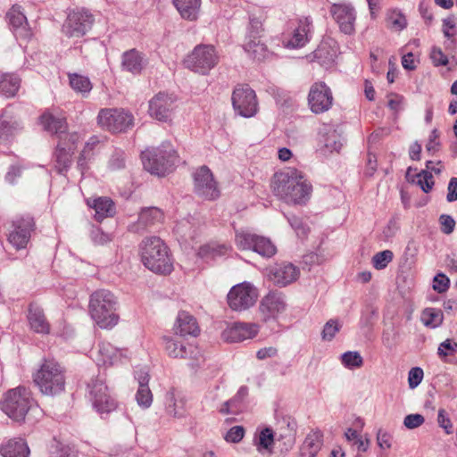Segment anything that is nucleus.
<instances>
[{"mask_svg":"<svg viewBox=\"0 0 457 457\" xmlns=\"http://www.w3.org/2000/svg\"><path fill=\"white\" fill-rule=\"evenodd\" d=\"M273 193L287 204H304L311 197L312 187L296 170L276 173Z\"/></svg>","mask_w":457,"mask_h":457,"instance_id":"1","label":"nucleus"},{"mask_svg":"<svg viewBox=\"0 0 457 457\" xmlns=\"http://www.w3.org/2000/svg\"><path fill=\"white\" fill-rule=\"evenodd\" d=\"M141 258L144 265L155 273L169 274L173 269L168 247L158 237L142 241Z\"/></svg>","mask_w":457,"mask_h":457,"instance_id":"2","label":"nucleus"},{"mask_svg":"<svg viewBox=\"0 0 457 457\" xmlns=\"http://www.w3.org/2000/svg\"><path fill=\"white\" fill-rule=\"evenodd\" d=\"M117 306V299L109 290L100 289L90 296L89 312L101 328H112L118 323Z\"/></svg>","mask_w":457,"mask_h":457,"instance_id":"3","label":"nucleus"},{"mask_svg":"<svg viewBox=\"0 0 457 457\" xmlns=\"http://www.w3.org/2000/svg\"><path fill=\"white\" fill-rule=\"evenodd\" d=\"M36 407L31 392L25 386L6 391L0 401V410L15 422H23L26 415Z\"/></svg>","mask_w":457,"mask_h":457,"instance_id":"4","label":"nucleus"},{"mask_svg":"<svg viewBox=\"0 0 457 457\" xmlns=\"http://www.w3.org/2000/svg\"><path fill=\"white\" fill-rule=\"evenodd\" d=\"M141 159L145 170L162 177L172 170L178 155L171 144L164 141L158 147H150L143 151Z\"/></svg>","mask_w":457,"mask_h":457,"instance_id":"5","label":"nucleus"},{"mask_svg":"<svg viewBox=\"0 0 457 457\" xmlns=\"http://www.w3.org/2000/svg\"><path fill=\"white\" fill-rule=\"evenodd\" d=\"M34 382L46 395H59L65 388V370L54 360H45L34 375Z\"/></svg>","mask_w":457,"mask_h":457,"instance_id":"6","label":"nucleus"},{"mask_svg":"<svg viewBox=\"0 0 457 457\" xmlns=\"http://www.w3.org/2000/svg\"><path fill=\"white\" fill-rule=\"evenodd\" d=\"M219 62V55L211 45H198L187 56L185 66L195 73L206 75Z\"/></svg>","mask_w":457,"mask_h":457,"instance_id":"7","label":"nucleus"},{"mask_svg":"<svg viewBox=\"0 0 457 457\" xmlns=\"http://www.w3.org/2000/svg\"><path fill=\"white\" fill-rule=\"evenodd\" d=\"M36 228L34 218L29 214L18 216L12 221L7 240L16 250L25 249Z\"/></svg>","mask_w":457,"mask_h":457,"instance_id":"8","label":"nucleus"},{"mask_svg":"<svg viewBox=\"0 0 457 457\" xmlns=\"http://www.w3.org/2000/svg\"><path fill=\"white\" fill-rule=\"evenodd\" d=\"M231 101L235 112L242 117L251 118L258 112L256 94L247 84H239L234 88Z\"/></svg>","mask_w":457,"mask_h":457,"instance_id":"9","label":"nucleus"},{"mask_svg":"<svg viewBox=\"0 0 457 457\" xmlns=\"http://www.w3.org/2000/svg\"><path fill=\"white\" fill-rule=\"evenodd\" d=\"M258 298V291L249 282H243L231 287L227 300L228 306L237 312H241L252 307Z\"/></svg>","mask_w":457,"mask_h":457,"instance_id":"10","label":"nucleus"},{"mask_svg":"<svg viewBox=\"0 0 457 457\" xmlns=\"http://www.w3.org/2000/svg\"><path fill=\"white\" fill-rule=\"evenodd\" d=\"M88 397L94 408L99 413H108L115 409L116 403L110 395L104 380L101 378H92L87 383Z\"/></svg>","mask_w":457,"mask_h":457,"instance_id":"11","label":"nucleus"},{"mask_svg":"<svg viewBox=\"0 0 457 457\" xmlns=\"http://www.w3.org/2000/svg\"><path fill=\"white\" fill-rule=\"evenodd\" d=\"M93 22L94 17L87 10H75L69 13L62 32L69 37H80L91 29Z\"/></svg>","mask_w":457,"mask_h":457,"instance_id":"12","label":"nucleus"},{"mask_svg":"<svg viewBox=\"0 0 457 457\" xmlns=\"http://www.w3.org/2000/svg\"><path fill=\"white\" fill-rule=\"evenodd\" d=\"M194 190L205 200H215L220 196V190L207 166H202L194 173Z\"/></svg>","mask_w":457,"mask_h":457,"instance_id":"13","label":"nucleus"},{"mask_svg":"<svg viewBox=\"0 0 457 457\" xmlns=\"http://www.w3.org/2000/svg\"><path fill=\"white\" fill-rule=\"evenodd\" d=\"M97 119L102 127L114 133L126 130L133 123L130 113L117 109L101 110Z\"/></svg>","mask_w":457,"mask_h":457,"instance_id":"14","label":"nucleus"},{"mask_svg":"<svg viewBox=\"0 0 457 457\" xmlns=\"http://www.w3.org/2000/svg\"><path fill=\"white\" fill-rule=\"evenodd\" d=\"M308 104L311 111L316 114L329 110L333 104L330 88L324 82L314 83L309 91Z\"/></svg>","mask_w":457,"mask_h":457,"instance_id":"15","label":"nucleus"},{"mask_svg":"<svg viewBox=\"0 0 457 457\" xmlns=\"http://www.w3.org/2000/svg\"><path fill=\"white\" fill-rule=\"evenodd\" d=\"M286 297L284 294L278 291H271L266 295L259 305V311L263 321L276 320L280 313L286 311Z\"/></svg>","mask_w":457,"mask_h":457,"instance_id":"16","label":"nucleus"},{"mask_svg":"<svg viewBox=\"0 0 457 457\" xmlns=\"http://www.w3.org/2000/svg\"><path fill=\"white\" fill-rule=\"evenodd\" d=\"M79 139L77 134H71L69 139L59 140L54 152V168L59 174H65L71 165V156Z\"/></svg>","mask_w":457,"mask_h":457,"instance_id":"17","label":"nucleus"},{"mask_svg":"<svg viewBox=\"0 0 457 457\" xmlns=\"http://www.w3.org/2000/svg\"><path fill=\"white\" fill-rule=\"evenodd\" d=\"M176 98L173 95L159 93L149 101L151 117L167 122L171 120Z\"/></svg>","mask_w":457,"mask_h":457,"instance_id":"18","label":"nucleus"},{"mask_svg":"<svg viewBox=\"0 0 457 457\" xmlns=\"http://www.w3.org/2000/svg\"><path fill=\"white\" fill-rule=\"evenodd\" d=\"M297 424L294 418L288 415H283L277 418L276 422V440L281 442L283 446L281 452H287L295 445Z\"/></svg>","mask_w":457,"mask_h":457,"instance_id":"19","label":"nucleus"},{"mask_svg":"<svg viewBox=\"0 0 457 457\" xmlns=\"http://www.w3.org/2000/svg\"><path fill=\"white\" fill-rule=\"evenodd\" d=\"M329 12L343 33L351 35L354 32L356 12L351 4H333Z\"/></svg>","mask_w":457,"mask_h":457,"instance_id":"20","label":"nucleus"},{"mask_svg":"<svg viewBox=\"0 0 457 457\" xmlns=\"http://www.w3.org/2000/svg\"><path fill=\"white\" fill-rule=\"evenodd\" d=\"M297 25L293 30L291 38L287 41V46L290 48H300L304 46L311 39L313 25L310 16H303L296 20Z\"/></svg>","mask_w":457,"mask_h":457,"instance_id":"21","label":"nucleus"},{"mask_svg":"<svg viewBox=\"0 0 457 457\" xmlns=\"http://www.w3.org/2000/svg\"><path fill=\"white\" fill-rule=\"evenodd\" d=\"M22 129L21 120L11 108H5L0 114V142L12 139Z\"/></svg>","mask_w":457,"mask_h":457,"instance_id":"22","label":"nucleus"},{"mask_svg":"<svg viewBox=\"0 0 457 457\" xmlns=\"http://www.w3.org/2000/svg\"><path fill=\"white\" fill-rule=\"evenodd\" d=\"M257 333L258 326L256 324L237 322L222 332V337L227 342L237 343L253 338Z\"/></svg>","mask_w":457,"mask_h":457,"instance_id":"23","label":"nucleus"},{"mask_svg":"<svg viewBox=\"0 0 457 457\" xmlns=\"http://www.w3.org/2000/svg\"><path fill=\"white\" fill-rule=\"evenodd\" d=\"M6 16L16 38L29 39L31 37L32 33L29 28L27 18L21 12L20 6L13 5Z\"/></svg>","mask_w":457,"mask_h":457,"instance_id":"24","label":"nucleus"},{"mask_svg":"<svg viewBox=\"0 0 457 457\" xmlns=\"http://www.w3.org/2000/svg\"><path fill=\"white\" fill-rule=\"evenodd\" d=\"M40 123L44 129L58 135L59 140L69 139L71 134H67V122L63 117L54 116L49 112H44L40 118Z\"/></svg>","mask_w":457,"mask_h":457,"instance_id":"25","label":"nucleus"},{"mask_svg":"<svg viewBox=\"0 0 457 457\" xmlns=\"http://www.w3.org/2000/svg\"><path fill=\"white\" fill-rule=\"evenodd\" d=\"M174 330L177 335L181 337H196L200 332L195 318L185 311L179 312L176 319Z\"/></svg>","mask_w":457,"mask_h":457,"instance_id":"26","label":"nucleus"},{"mask_svg":"<svg viewBox=\"0 0 457 457\" xmlns=\"http://www.w3.org/2000/svg\"><path fill=\"white\" fill-rule=\"evenodd\" d=\"M299 275V270L292 263L277 265L270 273V279L279 287H285L295 281Z\"/></svg>","mask_w":457,"mask_h":457,"instance_id":"27","label":"nucleus"},{"mask_svg":"<svg viewBox=\"0 0 457 457\" xmlns=\"http://www.w3.org/2000/svg\"><path fill=\"white\" fill-rule=\"evenodd\" d=\"M28 320L31 329L36 333L48 334L50 332V324L45 316L43 309L38 305L29 304Z\"/></svg>","mask_w":457,"mask_h":457,"instance_id":"28","label":"nucleus"},{"mask_svg":"<svg viewBox=\"0 0 457 457\" xmlns=\"http://www.w3.org/2000/svg\"><path fill=\"white\" fill-rule=\"evenodd\" d=\"M164 348L167 354L172 358H191L195 348L191 345H185L170 337H163Z\"/></svg>","mask_w":457,"mask_h":457,"instance_id":"29","label":"nucleus"},{"mask_svg":"<svg viewBox=\"0 0 457 457\" xmlns=\"http://www.w3.org/2000/svg\"><path fill=\"white\" fill-rule=\"evenodd\" d=\"M145 65L144 55L136 49L126 51L122 54L121 67L123 71L132 74H139Z\"/></svg>","mask_w":457,"mask_h":457,"instance_id":"30","label":"nucleus"},{"mask_svg":"<svg viewBox=\"0 0 457 457\" xmlns=\"http://www.w3.org/2000/svg\"><path fill=\"white\" fill-rule=\"evenodd\" d=\"M163 220L162 212L156 207L144 208L139 213L138 220L136 225V230L150 228L156 224H159Z\"/></svg>","mask_w":457,"mask_h":457,"instance_id":"31","label":"nucleus"},{"mask_svg":"<svg viewBox=\"0 0 457 457\" xmlns=\"http://www.w3.org/2000/svg\"><path fill=\"white\" fill-rule=\"evenodd\" d=\"M87 204L96 211V218L98 220H102L106 217H112L115 214V204L109 197L103 196L87 200Z\"/></svg>","mask_w":457,"mask_h":457,"instance_id":"32","label":"nucleus"},{"mask_svg":"<svg viewBox=\"0 0 457 457\" xmlns=\"http://www.w3.org/2000/svg\"><path fill=\"white\" fill-rule=\"evenodd\" d=\"M0 453L3 457H29V448L23 439L14 438L1 446Z\"/></svg>","mask_w":457,"mask_h":457,"instance_id":"33","label":"nucleus"},{"mask_svg":"<svg viewBox=\"0 0 457 457\" xmlns=\"http://www.w3.org/2000/svg\"><path fill=\"white\" fill-rule=\"evenodd\" d=\"M405 178L408 182L418 185L425 193H428L435 183L432 174L428 170H420L418 172L416 170L409 168L406 171Z\"/></svg>","mask_w":457,"mask_h":457,"instance_id":"34","label":"nucleus"},{"mask_svg":"<svg viewBox=\"0 0 457 457\" xmlns=\"http://www.w3.org/2000/svg\"><path fill=\"white\" fill-rule=\"evenodd\" d=\"M275 440V432L270 428H265L261 430L258 437L255 438L254 445L259 453H267L269 454H271L273 453V445Z\"/></svg>","mask_w":457,"mask_h":457,"instance_id":"35","label":"nucleus"},{"mask_svg":"<svg viewBox=\"0 0 457 457\" xmlns=\"http://www.w3.org/2000/svg\"><path fill=\"white\" fill-rule=\"evenodd\" d=\"M164 405L166 412L174 418H180L185 415V403L178 399L173 390L166 392L164 395Z\"/></svg>","mask_w":457,"mask_h":457,"instance_id":"36","label":"nucleus"},{"mask_svg":"<svg viewBox=\"0 0 457 457\" xmlns=\"http://www.w3.org/2000/svg\"><path fill=\"white\" fill-rule=\"evenodd\" d=\"M173 4L182 18L190 21L197 18L200 0H174Z\"/></svg>","mask_w":457,"mask_h":457,"instance_id":"37","label":"nucleus"},{"mask_svg":"<svg viewBox=\"0 0 457 457\" xmlns=\"http://www.w3.org/2000/svg\"><path fill=\"white\" fill-rule=\"evenodd\" d=\"M319 142L326 149V152H339L343 146V138L335 129H328L320 134Z\"/></svg>","mask_w":457,"mask_h":457,"instance_id":"38","label":"nucleus"},{"mask_svg":"<svg viewBox=\"0 0 457 457\" xmlns=\"http://www.w3.org/2000/svg\"><path fill=\"white\" fill-rule=\"evenodd\" d=\"M21 79L14 74H1L0 94L6 96H14L20 88Z\"/></svg>","mask_w":457,"mask_h":457,"instance_id":"39","label":"nucleus"},{"mask_svg":"<svg viewBox=\"0 0 457 457\" xmlns=\"http://www.w3.org/2000/svg\"><path fill=\"white\" fill-rule=\"evenodd\" d=\"M385 330L383 333V344L390 351H396L399 344L398 329L395 327L393 321L388 320V318H385Z\"/></svg>","mask_w":457,"mask_h":457,"instance_id":"40","label":"nucleus"},{"mask_svg":"<svg viewBox=\"0 0 457 457\" xmlns=\"http://www.w3.org/2000/svg\"><path fill=\"white\" fill-rule=\"evenodd\" d=\"M420 320L425 327L436 328L443 323L444 315L439 309L426 308L421 312Z\"/></svg>","mask_w":457,"mask_h":457,"instance_id":"41","label":"nucleus"},{"mask_svg":"<svg viewBox=\"0 0 457 457\" xmlns=\"http://www.w3.org/2000/svg\"><path fill=\"white\" fill-rule=\"evenodd\" d=\"M335 51L326 44H321L313 52V59L321 66L328 68L335 62Z\"/></svg>","mask_w":457,"mask_h":457,"instance_id":"42","label":"nucleus"},{"mask_svg":"<svg viewBox=\"0 0 457 457\" xmlns=\"http://www.w3.org/2000/svg\"><path fill=\"white\" fill-rule=\"evenodd\" d=\"M243 46L245 51L253 60L262 61L266 56L267 47L263 43H262L261 38L245 41Z\"/></svg>","mask_w":457,"mask_h":457,"instance_id":"43","label":"nucleus"},{"mask_svg":"<svg viewBox=\"0 0 457 457\" xmlns=\"http://www.w3.org/2000/svg\"><path fill=\"white\" fill-rule=\"evenodd\" d=\"M322 442L319 434H310L306 436L301 448L303 457H315L321 447Z\"/></svg>","mask_w":457,"mask_h":457,"instance_id":"44","label":"nucleus"},{"mask_svg":"<svg viewBox=\"0 0 457 457\" xmlns=\"http://www.w3.org/2000/svg\"><path fill=\"white\" fill-rule=\"evenodd\" d=\"M259 235L245 229L236 231L235 244L240 250H253Z\"/></svg>","mask_w":457,"mask_h":457,"instance_id":"45","label":"nucleus"},{"mask_svg":"<svg viewBox=\"0 0 457 457\" xmlns=\"http://www.w3.org/2000/svg\"><path fill=\"white\" fill-rule=\"evenodd\" d=\"M252 251L262 257L270 258L277 253V248L270 238L259 236Z\"/></svg>","mask_w":457,"mask_h":457,"instance_id":"46","label":"nucleus"},{"mask_svg":"<svg viewBox=\"0 0 457 457\" xmlns=\"http://www.w3.org/2000/svg\"><path fill=\"white\" fill-rule=\"evenodd\" d=\"M70 85L73 90L81 93L83 96L88 94L92 89V84L86 76L78 73H69Z\"/></svg>","mask_w":457,"mask_h":457,"instance_id":"47","label":"nucleus"},{"mask_svg":"<svg viewBox=\"0 0 457 457\" xmlns=\"http://www.w3.org/2000/svg\"><path fill=\"white\" fill-rule=\"evenodd\" d=\"M437 354L445 361H453L457 354V342L447 338L437 348Z\"/></svg>","mask_w":457,"mask_h":457,"instance_id":"48","label":"nucleus"},{"mask_svg":"<svg viewBox=\"0 0 457 457\" xmlns=\"http://www.w3.org/2000/svg\"><path fill=\"white\" fill-rule=\"evenodd\" d=\"M227 252L228 247L225 245L209 244L201 246L198 254L202 258L214 259L226 254Z\"/></svg>","mask_w":457,"mask_h":457,"instance_id":"49","label":"nucleus"},{"mask_svg":"<svg viewBox=\"0 0 457 457\" xmlns=\"http://www.w3.org/2000/svg\"><path fill=\"white\" fill-rule=\"evenodd\" d=\"M263 31L264 29L261 19L251 15L249 17V24L246 29L245 41H248L249 39L262 38Z\"/></svg>","mask_w":457,"mask_h":457,"instance_id":"50","label":"nucleus"},{"mask_svg":"<svg viewBox=\"0 0 457 457\" xmlns=\"http://www.w3.org/2000/svg\"><path fill=\"white\" fill-rule=\"evenodd\" d=\"M346 440L355 446L359 452H366L369 445V439H362L355 429L348 428L345 433Z\"/></svg>","mask_w":457,"mask_h":457,"instance_id":"51","label":"nucleus"},{"mask_svg":"<svg viewBox=\"0 0 457 457\" xmlns=\"http://www.w3.org/2000/svg\"><path fill=\"white\" fill-rule=\"evenodd\" d=\"M343 365L350 370L357 369L362 366L363 359L361 355L355 351H348L341 355Z\"/></svg>","mask_w":457,"mask_h":457,"instance_id":"52","label":"nucleus"},{"mask_svg":"<svg viewBox=\"0 0 457 457\" xmlns=\"http://www.w3.org/2000/svg\"><path fill=\"white\" fill-rule=\"evenodd\" d=\"M394 253L390 250H384L377 253L372 257V265L376 270H383L392 262Z\"/></svg>","mask_w":457,"mask_h":457,"instance_id":"53","label":"nucleus"},{"mask_svg":"<svg viewBox=\"0 0 457 457\" xmlns=\"http://www.w3.org/2000/svg\"><path fill=\"white\" fill-rule=\"evenodd\" d=\"M118 349L108 342H101L98 344V353L103 356L104 363H112L116 358Z\"/></svg>","mask_w":457,"mask_h":457,"instance_id":"54","label":"nucleus"},{"mask_svg":"<svg viewBox=\"0 0 457 457\" xmlns=\"http://www.w3.org/2000/svg\"><path fill=\"white\" fill-rule=\"evenodd\" d=\"M286 217H287L290 226L295 231L296 235L299 237H303L308 234V232H309L308 226L306 224H304L299 217H297L294 214L287 215Z\"/></svg>","mask_w":457,"mask_h":457,"instance_id":"55","label":"nucleus"},{"mask_svg":"<svg viewBox=\"0 0 457 457\" xmlns=\"http://www.w3.org/2000/svg\"><path fill=\"white\" fill-rule=\"evenodd\" d=\"M341 325L337 320H329L323 327L321 337L325 341H331L340 330Z\"/></svg>","mask_w":457,"mask_h":457,"instance_id":"56","label":"nucleus"},{"mask_svg":"<svg viewBox=\"0 0 457 457\" xmlns=\"http://www.w3.org/2000/svg\"><path fill=\"white\" fill-rule=\"evenodd\" d=\"M136 400L138 405L144 408H148L153 402V395L149 386L138 387L136 394Z\"/></svg>","mask_w":457,"mask_h":457,"instance_id":"57","label":"nucleus"},{"mask_svg":"<svg viewBox=\"0 0 457 457\" xmlns=\"http://www.w3.org/2000/svg\"><path fill=\"white\" fill-rule=\"evenodd\" d=\"M125 167V154L121 150H116L109 160V168L117 170Z\"/></svg>","mask_w":457,"mask_h":457,"instance_id":"58","label":"nucleus"},{"mask_svg":"<svg viewBox=\"0 0 457 457\" xmlns=\"http://www.w3.org/2000/svg\"><path fill=\"white\" fill-rule=\"evenodd\" d=\"M245 436L243 426H234L226 434L225 440L231 443H239Z\"/></svg>","mask_w":457,"mask_h":457,"instance_id":"59","label":"nucleus"},{"mask_svg":"<svg viewBox=\"0 0 457 457\" xmlns=\"http://www.w3.org/2000/svg\"><path fill=\"white\" fill-rule=\"evenodd\" d=\"M450 280L443 273H438L433 279V289L438 293L445 292L449 287Z\"/></svg>","mask_w":457,"mask_h":457,"instance_id":"60","label":"nucleus"},{"mask_svg":"<svg viewBox=\"0 0 457 457\" xmlns=\"http://www.w3.org/2000/svg\"><path fill=\"white\" fill-rule=\"evenodd\" d=\"M90 237L94 244L98 245H103L111 241L109 234L104 233L100 228H93Z\"/></svg>","mask_w":457,"mask_h":457,"instance_id":"61","label":"nucleus"},{"mask_svg":"<svg viewBox=\"0 0 457 457\" xmlns=\"http://www.w3.org/2000/svg\"><path fill=\"white\" fill-rule=\"evenodd\" d=\"M423 370L421 368H411L408 374V383L411 388L417 387L423 379Z\"/></svg>","mask_w":457,"mask_h":457,"instance_id":"62","label":"nucleus"},{"mask_svg":"<svg viewBox=\"0 0 457 457\" xmlns=\"http://www.w3.org/2000/svg\"><path fill=\"white\" fill-rule=\"evenodd\" d=\"M248 395V387L245 386H242L235 396L230 399L231 403L234 404V407L237 409V411L239 412L243 408V403L245 400V398Z\"/></svg>","mask_w":457,"mask_h":457,"instance_id":"63","label":"nucleus"},{"mask_svg":"<svg viewBox=\"0 0 457 457\" xmlns=\"http://www.w3.org/2000/svg\"><path fill=\"white\" fill-rule=\"evenodd\" d=\"M425 421L421 414H410L404 418L403 424L406 428L413 429L421 426Z\"/></svg>","mask_w":457,"mask_h":457,"instance_id":"64","label":"nucleus"}]
</instances>
